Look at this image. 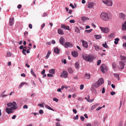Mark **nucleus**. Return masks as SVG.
Listing matches in <instances>:
<instances>
[{
  "instance_id": "f257e3e1",
  "label": "nucleus",
  "mask_w": 126,
  "mask_h": 126,
  "mask_svg": "<svg viewBox=\"0 0 126 126\" xmlns=\"http://www.w3.org/2000/svg\"><path fill=\"white\" fill-rule=\"evenodd\" d=\"M110 14L109 12H102L100 15L101 18L105 21L108 20L110 17Z\"/></svg>"
},
{
  "instance_id": "f03ea898",
  "label": "nucleus",
  "mask_w": 126,
  "mask_h": 126,
  "mask_svg": "<svg viewBox=\"0 0 126 126\" xmlns=\"http://www.w3.org/2000/svg\"><path fill=\"white\" fill-rule=\"evenodd\" d=\"M8 107H11L12 110H14L17 109L18 107L16 103L14 101L12 103L10 102L7 103V104Z\"/></svg>"
},
{
  "instance_id": "7ed1b4c3",
  "label": "nucleus",
  "mask_w": 126,
  "mask_h": 126,
  "mask_svg": "<svg viewBox=\"0 0 126 126\" xmlns=\"http://www.w3.org/2000/svg\"><path fill=\"white\" fill-rule=\"evenodd\" d=\"M104 82L103 79L102 78H101L95 83L94 86L95 88L98 87L100 85L103 84Z\"/></svg>"
},
{
  "instance_id": "20e7f679",
  "label": "nucleus",
  "mask_w": 126,
  "mask_h": 126,
  "mask_svg": "<svg viewBox=\"0 0 126 126\" xmlns=\"http://www.w3.org/2000/svg\"><path fill=\"white\" fill-rule=\"evenodd\" d=\"M83 58L86 60L88 61L92 62L93 60L94 57L91 55L89 54L87 56H83Z\"/></svg>"
},
{
  "instance_id": "39448f33",
  "label": "nucleus",
  "mask_w": 126,
  "mask_h": 126,
  "mask_svg": "<svg viewBox=\"0 0 126 126\" xmlns=\"http://www.w3.org/2000/svg\"><path fill=\"white\" fill-rule=\"evenodd\" d=\"M102 2L107 6H111L112 5V2L110 0H103Z\"/></svg>"
},
{
  "instance_id": "423d86ee",
  "label": "nucleus",
  "mask_w": 126,
  "mask_h": 126,
  "mask_svg": "<svg viewBox=\"0 0 126 126\" xmlns=\"http://www.w3.org/2000/svg\"><path fill=\"white\" fill-rule=\"evenodd\" d=\"M68 73L67 71L63 70L61 73L60 76L61 77L65 78L67 77Z\"/></svg>"
},
{
  "instance_id": "0eeeda50",
  "label": "nucleus",
  "mask_w": 126,
  "mask_h": 126,
  "mask_svg": "<svg viewBox=\"0 0 126 126\" xmlns=\"http://www.w3.org/2000/svg\"><path fill=\"white\" fill-rule=\"evenodd\" d=\"M101 31L103 32L108 33L109 31V29L107 28H104L101 27H100Z\"/></svg>"
},
{
  "instance_id": "6e6552de",
  "label": "nucleus",
  "mask_w": 126,
  "mask_h": 126,
  "mask_svg": "<svg viewBox=\"0 0 126 126\" xmlns=\"http://www.w3.org/2000/svg\"><path fill=\"white\" fill-rule=\"evenodd\" d=\"M100 68L101 71L103 73L105 72V71L107 69V67L104 64L100 66Z\"/></svg>"
},
{
  "instance_id": "1a4fd4ad",
  "label": "nucleus",
  "mask_w": 126,
  "mask_h": 126,
  "mask_svg": "<svg viewBox=\"0 0 126 126\" xmlns=\"http://www.w3.org/2000/svg\"><path fill=\"white\" fill-rule=\"evenodd\" d=\"M119 65L118 66V68L120 69H122L124 68L125 65L124 63L120 62H119Z\"/></svg>"
},
{
  "instance_id": "9d476101",
  "label": "nucleus",
  "mask_w": 126,
  "mask_h": 126,
  "mask_svg": "<svg viewBox=\"0 0 126 126\" xmlns=\"http://www.w3.org/2000/svg\"><path fill=\"white\" fill-rule=\"evenodd\" d=\"M13 110L11 109V108H9V107H8L7 106V108L5 109V112L8 114L13 113Z\"/></svg>"
},
{
  "instance_id": "9b49d317",
  "label": "nucleus",
  "mask_w": 126,
  "mask_h": 126,
  "mask_svg": "<svg viewBox=\"0 0 126 126\" xmlns=\"http://www.w3.org/2000/svg\"><path fill=\"white\" fill-rule=\"evenodd\" d=\"M63 46L66 48L70 47H72L73 45L72 44L69 42H66L65 43Z\"/></svg>"
},
{
  "instance_id": "f8f14e48",
  "label": "nucleus",
  "mask_w": 126,
  "mask_h": 126,
  "mask_svg": "<svg viewBox=\"0 0 126 126\" xmlns=\"http://www.w3.org/2000/svg\"><path fill=\"white\" fill-rule=\"evenodd\" d=\"M91 91L92 92V93L93 94H94L95 95H96L97 94V93L96 91V90L94 88V86H93L91 87Z\"/></svg>"
},
{
  "instance_id": "ddd939ff",
  "label": "nucleus",
  "mask_w": 126,
  "mask_h": 126,
  "mask_svg": "<svg viewBox=\"0 0 126 126\" xmlns=\"http://www.w3.org/2000/svg\"><path fill=\"white\" fill-rule=\"evenodd\" d=\"M95 4L94 3L89 2L88 3V7L89 8H94V6Z\"/></svg>"
},
{
  "instance_id": "4468645a",
  "label": "nucleus",
  "mask_w": 126,
  "mask_h": 126,
  "mask_svg": "<svg viewBox=\"0 0 126 126\" xmlns=\"http://www.w3.org/2000/svg\"><path fill=\"white\" fill-rule=\"evenodd\" d=\"M81 42L82 43V46L86 48H87L88 47V43L83 40H82Z\"/></svg>"
},
{
  "instance_id": "2eb2a0df",
  "label": "nucleus",
  "mask_w": 126,
  "mask_h": 126,
  "mask_svg": "<svg viewBox=\"0 0 126 126\" xmlns=\"http://www.w3.org/2000/svg\"><path fill=\"white\" fill-rule=\"evenodd\" d=\"M119 17L120 18L124 20L125 19L126 16L124 14H123L122 13H120L119 15Z\"/></svg>"
},
{
  "instance_id": "dca6fc26",
  "label": "nucleus",
  "mask_w": 126,
  "mask_h": 126,
  "mask_svg": "<svg viewBox=\"0 0 126 126\" xmlns=\"http://www.w3.org/2000/svg\"><path fill=\"white\" fill-rule=\"evenodd\" d=\"M64 41V39L62 37H61L59 39V43L62 45L63 46L64 45L63 43Z\"/></svg>"
},
{
  "instance_id": "f3484780",
  "label": "nucleus",
  "mask_w": 126,
  "mask_h": 126,
  "mask_svg": "<svg viewBox=\"0 0 126 126\" xmlns=\"http://www.w3.org/2000/svg\"><path fill=\"white\" fill-rule=\"evenodd\" d=\"M61 27L65 30H69V28L68 26H66L65 24H62L61 25Z\"/></svg>"
},
{
  "instance_id": "a211bd4d",
  "label": "nucleus",
  "mask_w": 126,
  "mask_h": 126,
  "mask_svg": "<svg viewBox=\"0 0 126 126\" xmlns=\"http://www.w3.org/2000/svg\"><path fill=\"white\" fill-rule=\"evenodd\" d=\"M81 19L83 22H85L86 21L89 20V18L86 16H84L81 17Z\"/></svg>"
},
{
  "instance_id": "6ab92c4d",
  "label": "nucleus",
  "mask_w": 126,
  "mask_h": 126,
  "mask_svg": "<svg viewBox=\"0 0 126 126\" xmlns=\"http://www.w3.org/2000/svg\"><path fill=\"white\" fill-rule=\"evenodd\" d=\"M14 18H12L10 19L9 21V24L11 26H12L14 23Z\"/></svg>"
},
{
  "instance_id": "aec40b11",
  "label": "nucleus",
  "mask_w": 126,
  "mask_h": 126,
  "mask_svg": "<svg viewBox=\"0 0 126 126\" xmlns=\"http://www.w3.org/2000/svg\"><path fill=\"white\" fill-rule=\"evenodd\" d=\"M120 57L121 60L122 61V62L124 63V62H126V57L122 55L120 56Z\"/></svg>"
},
{
  "instance_id": "412c9836",
  "label": "nucleus",
  "mask_w": 126,
  "mask_h": 126,
  "mask_svg": "<svg viewBox=\"0 0 126 126\" xmlns=\"http://www.w3.org/2000/svg\"><path fill=\"white\" fill-rule=\"evenodd\" d=\"M122 29L123 30L126 31V21L122 25Z\"/></svg>"
},
{
  "instance_id": "4be33fe9",
  "label": "nucleus",
  "mask_w": 126,
  "mask_h": 126,
  "mask_svg": "<svg viewBox=\"0 0 126 126\" xmlns=\"http://www.w3.org/2000/svg\"><path fill=\"white\" fill-rule=\"evenodd\" d=\"M72 55L74 57H76L78 56V52L75 51H74L73 52H72Z\"/></svg>"
},
{
  "instance_id": "5701e85b",
  "label": "nucleus",
  "mask_w": 126,
  "mask_h": 126,
  "mask_svg": "<svg viewBox=\"0 0 126 126\" xmlns=\"http://www.w3.org/2000/svg\"><path fill=\"white\" fill-rule=\"evenodd\" d=\"M93 47H94V48L96 50L98 51L99 49V46L97 45L96 44H95L93 45Z\"/></svg>"
},
{
  "instance_id": "b1692460",
  "label": "nucleus",
  "mask_w": 126,
  "mask_h": 126,
  "mask_svg": "<svg viewBox=\"0 0 126 126\" xmlns=\"http://www.w3.org/2000/svg\"><path fill=\"white\" fill-rule=\"evenodd\" d=\"M58 32L59 34L61 35H63L64 33L63 31L61 29H59L58 30Z\"/></svg>"
},
{
  "instance_id": "393cba45",
  "label": "nucleus",
  "mask_w": 126,
  "mask_h": 126,
  "mask_svg": "<svg viewBox=\"0 0 126 126\" xmlns=\"http://www.w3.org/2000/svg\"><path fill=\"white\" fill-rule=\"evenodd\" d=\"M54 52L56 54H58L60 53V50L57 47L54 48Z\"/></svg>"
},
{
  "instance_id": "a878e982",
  "label": "nucleus",
  "mask_w": 126,
  "mask_h": 126,
  "mask_svg": "<svg viewBox=\"0 0 126 126\" xmlns=\"http://www.w3.org/2000/svg\"><path fill=\"white\" fill-rule=\"evenodd\" d=\"M85 78L86 79H89L90 78V74L89 73H86L85 75Z\"/></svg>"
},
{
  "instance_id": "bb28decb",
  "label": "nucleus",
  "mask_w": 126,
  "mask_h": 126,
  "mask_svg": "<svg viewBox=\"0 0 126 126\" xmlns=\"http://www.w3.org/2000/svg\"><path fill=\"white\" fill-rule=\"evenodd\" d=\"M49 72L50 73L53 74H54L55 73V70L53 69H52L49 70Z\"/></svg>"
},
{
  "instance_id": "cd10ccee",
  "label": "nucleus",
  "mask_w": 126,
  "mask_h": 126,
  "mask_svg": "<svg viewBox=\"0 0 126 126\" xmlns=\"http://www.w3.org/2000/svg\"><path fill=\"white\" fill-rule=\"evenodd\" d=\"M68 70L69 73L70 74L72 73L73 72V71L72 69L70 68H68Z\"/></svg>"
},
{
  "instance_id": "c85d7f7f",
  "label": "nucleus",
  "mask_w": 126,
  "mask_h": 126,
  "mask_svg": "<svg viewBox=\"0 0 126 126\" xmlns=\"http://www.w3.org/2000/svg\"><path fill=\"white\" fill-rule=\"evenodd\" d=\"M113 75L114 76V77H115L116 78L118 79V80H119V74L116 73H114L113 74Z\"/></svg>"
},
{
  "instance_id": "c756f323",
  "label": "nucleus",
  "mask_w": 126,
  "mask_h": 126,
  "mask_svg": "<svg viewBox=\"0 0 126 126\" xmlns=\"http://www.w3.org/2000/svg\"><path fill=\"white\" fill-rule=\"evenodd\" d=\"M94 36L95 38L97 39H99L101 38V36L99 35H94Z\"/></svg>"
},
{
  "instance_id": "7c9ffc66",
  "label": "nucleus",
  "mask_w": 126,
  "mask_h": 126,
  "mask_svg": "<svg viewBox=\"0 0 126 126\" xmlns=\"http://www.w3.org/2000/svg\"><path fill=\"white\" fill-rule=\"evenodd\" d=\"M103 46L107 49L109 48V47L107 45V43L106 42H105L104 44H103L102 45Z\"/></svg>"
},
{
  "instance_id": "2f4dec72",
  "label": "nucleus",
  "mask_w": 126,
  "mask_h": 126,
  "mask_svg": "<svg viewBox=\"0 0 126 126\" xmlns=\"http://www.w3.org/2000/svg\"><path fill=\"white\" fill-rule=\"evenodd\" d=\"M115 41L114 43L115 44H117L118 43V41L119 40V38H116L114 39Z\"/></svg>"
},
{
  "instance_id": "473e14b6",
  "label": "nucleus",
  "mask_w": 126,
  "mask_h": 126,
  "mask_svg": "<svg viewBox=\"0 0 126 126\" xmlns=\"http://www.w3.org/2000/svg\"><path fill=\"white\" fill-rule=\"evenodd\" d=\"M75 32H77V33H78L79 32V30L78 28L77 27H75Z\"/></svg>"
},
{
  "instance_id": "72a5a7b5",
  "label": "nucleus",
  "mask_w": 126,
  "mask_h": 126,
  "mask_svg": "<svg viewBox=\"0 0 126 126\" xmlns=\"http://www.w3.org/2000/svg\"><path fill=\"white\" fill-rule=\"evenodd\" d=\"M45 107L47 109H48L49 110H50L53 111H54L53 109L51 108L49 106H48L47 105H45Z\"/></svg>"
},
{
  "instance_id": "f704fd0d",
  "label": "nucleus",
  "mask_w": 126,
  "mask_h": 126,
  "mask_svg": "<svg viewBox=\"0 0 126 126\" xmlns=\"http://www.w3.org/2000/svg\"><path fill=\"white\" fill-rule=\"evenodd\" d=\"M114 35V34L112 33H111L109 36V37L111 39H112L113 38V36Z\"/></svg>"
},
{
  "instance_id": "c9c22d12",
  "label": "nucleus",
  "mask_w": 126,
  "mask_h": 126,
  "mask_svg": "<svg viewBox=\"0 0 126 126\" xmlns=\"http://www.w3.org/2000/svg\"><path fill=\"white\" fill-rule=\"evenodd\" d=\"M75 65L76 68L77 69L78 68L79 65V63L78 62H76L75 64Z\"/></svg>"
},
{
  "instance_id": "e433bc0d",
  "label": "nucleus",
  "mask_w": 126,
  "mask_h": 126,
  "mask_svg": "<svg viewBox=\"0 0 126 126\" xmlns=\"http://www.w3.org/2000/svg\"><path fill=\"white\" fill-rule=\"evenodd\" d=\"M31 74H33L35 77H36V75L34 74L33 70L32 69H31Z\"/></svg>"
},
{
  "instance_id": "4c0bfd02",
  "label": "nucleus",
  "mask_w": 126,
  "mask_h": 126,
  "mask_svg": "<svg viewBox=\"0 0 126 126\" xmlns=\"http://www.w3.org/2000/svg\"><path fill=\"white\" fill-rule=\"evenodd\" d=\"M69 87V86H67L65 85H63L62 86L61 89L62 90H63L64 88H65L66 89H67V88Z\"/></svg>"
},
{
  "instance_id": "58836bf2",
  "label": "nucleus",
  "mask_w": 126,
  "mask_h": 126,
  "mask_svg": "<svg viewBox=\"0 0 126 126\" xmlns=\"http://www.w3.org/2000/svg\"><path fill=\"white\" fill-rule=\"evenodd\" d=\"M97 106L96 104L94 105L93 106H92L91 107V110H93Z\"/></svg>"
},
{
  "instance_id": "ea45409f",
  "label": "nucleus",
  "mask_w": 126,
  "mask_h": 126,
  "mask_svg": "<svg viewBox=\"0 0 126 126\" xmlns=\"http://www.w3.org/2000/svg\"><path fill=\"white\" fill-rule=\"evenodd\" d=\"M12 54V53L10 51H8L7 53V56L8 57H10Z\"/></svg>"
},
{
  "instance_id": "a19ab883",
  "label": "nucleus",
  "mask_w": 126,
  "mask_h": 126,
  "mask_svg": "<svg viewBox=\"0 0 126 126\" xmlns=\"http://www.w3.org/2000/svg\"><path fill=\"white\" fill-rule=\"evenodd\" d=\"M92 30V29H90L89 30H85V32H86L89 33L91 32Z\"/></svg>"
},
{
  "instance_id": "79ce46f5",
  "label": "nucleus",
  "mask_w": 126,
  "mask_h": 126,
  "mask_svg": "<svg viewBox=\"0 0 126 126\" xmlns=\"http://www.w3.org/2000/svg\"><path fill=\"white\" fill-rule=\"evenodd\" d=\"M24 84V83H23V82H22V83H21L19 86V88H21L22 87V86Z\"/></svg>"
},
{
  "instance_id": "37998d69",
  "label": "nucleus",
  "mask_w": 126,
  "mask_h": 126,
  "mask_svg": "<svg viewBox=\"0 0 126 126\" xmlns=\"http://www.w3.org/2000/svg\"><path fill=\"white\" fill-rule=\"evenodd\" d=\"M79 116L78 115H77L76 116L74 117H73V119L74 120H77L78 119Z\"/></svg>"
},
{
  "instance_id": "c03bdc74",
  "label": "nucleus",
  "mask_w": 126,
  "mask_h": 126,
  "mask_svg": "<svg viewBox=\"0 0 126 126\" xmlns=\"http://www.w3.org/2000/svg\"><path fill=\"white\" fill-rule=\"evenodd\" d=\"M90 96L89 95H88L87 96V97H85V99H86L88 101H89V99H90Z\"/></svg>"
},
{
  "instance_id": "a18cd8bd",
  "label": "nucleus",
  "mask_w": 126,
  "mask_h": 126,
  "mask_svg": "<svg viewBox=\"0 0 126 126\" xmlns=\"http://www.w3.org/2000/svg\"><path fill=\"white\" fill-rule=\"evenodd\" d=\"M53 100L54 101H55L56 102H58L59 100L56 98H53Z\"/></svg>"
},
{
  "instance_id": "49530a36",
  "label": "nucleus",
  "mask_w": 126,
  "mask_h": 126,
  "mask_svg": "<svg viewBox=\"0 0 126 126\" xmlns=\"http://www.w3.org/2000/svg\"><path fill=\"white\" fill-rule=\"evenodd\" d=\"M84 87V85L83 84H81L80 86V90H82L83 88Z\"/></svg>"
},
{
  "instance_id": "de8ad7c7",
  "label": "nucleus",
  "mask_w": 126,
  "mask_h": 126,
  "mask_svg": "<svg viewBox=\"0 0 126 126\" xmlns=\"http://www.w3.org/2000/svg\"><path fill=\"white\" fill-rule=\"evenodd\" d=\"M101 60H98L97 62V65H99L101 63Z\"/></svg>"
},
{
  "instance_id": "09e8293b",
  "label": "nucleus",
  "mask_w": 126,
  "mask_h": 126,
  "mask_svg": "<svg viewBox=\"0 0 126 126\" xmlns=\"http://www.w3.org/2000/svg\"><path fill=\"white\" fill-rule=\"evenodd\" d=\"M123 123L122 122H120L119 123L118 126H123Z\"/></svg>"
},
{
  "instance_id": "8fccbe9b",
  "label": "nucleus",
  "mask_w": 126,
  "mask_h": 126,
  "mask_svg": "<svg viewBox=\"0 0 126 126\" xmlns=\"http://www.w3.org/2000/svg\"><path fill=\"white\" fill-rule=\"evenodd\" d=\"M70 22L71 23H75V21L74 20H70Z\"/></svg>"
},
{
  "instance_id": "3c124183",
  "label": "nucleus",
  "mask_w": 126,
  "mask_h": 126,
  "mask_svg": "<svg viewBox=\"0 0 126 126\" xmlns=\"http://www.w3.org/2000/svg\"><path fill=\"white\" fill-rule=\"evenodd\" d=\"M47 76L48 77H52L53 76V75L52 74H47Z\"/></svg>"
},
{
  "instance_id": "603ef678",
  "label": "nucleus",
  "mask_w": 126,
  "mask_h": 126,
  "mask_svg": "<svg viewBox=\"0 0 126 126\" xmlns=\"http://www.w3.org/2000/svg\"><path fill=\"white\" fill-rule=\"evenodd\" d=\"M43 112L42 110H40L39 111V113L40 114H42L43 113Z\"/></svg>"
},
{
  "instance_id": "864d4df0",
  "label": "nucleus",
  "mask_w": 126,
  "mask_h": 126,
  "mask_svg": "<svg viewBox=\"0 0 126 126\" xmlns=\"http://www.w3.org/2000/svg\"><path fill=\"white\" fill-rule=\"evenodd\" d=\"M80 119L82 121H83L84 119V117L82 116H81L80 117Z\"/></svg>"
},
{
  "instance_id": "5fc2aeb1",
  "label": "nucleus",
  "mask_w": 126,
  "mask_h": 126,
  "mask_svg": "<svg viewBox=\"0 0 126 126\" xmlns=\"http://www.w3.org/2000/svg\"><path fill=\"white\" fill-rule=\"evenodd\" d=\"M28 108V106L26 105H24L23 107V109H27Z\"/></svg>"
},
{
  "instance_id": "6e6d98bb",
  "label": "nucleus",
  "mask_w": 126,
  "mask_h": 126,
  "mask_svg": "<svg viewBox=\"0 0 126 126\" xmlns=\"http://www.w3.org/2000/svg\"><path fill=\"white\" fill-rule=\"evenodd\" d=\"M27 48V47H24L22 50L24 51H26V49Z\"/></svg>"
},
{
  "instance_id": "4d7b16f0",
  "label": "nucleus",
  "mask_w": 126,
  "mask_h": 126,
  "mask_svg": "<svg viewBox=\"0 0 126 126\" xmlns=\"http://www.w3.org/2000/svg\"><path fill=\"white\" fill-rule=\"evenodd\" d=\"M56 126H61L60 124L58 122H57L56 123Z\"/></svg>"
},
{
  "instance_id": "13d9d810",
  "label": "nucleus",
  "mask_w": 126,
  "mask_h": 126,
  "mask_svg": "<svg viewBox=\"0 0 126 126\" xmlns=\"http://www.w3.org/2000/svg\"><path fill=\"white\" fill-rule=\"evenodd\" d=\"M70 6L72 8L74 9V5L72 3H70Z\"/></svg>"
},
{
  "instance_id": "bf43d9fd",
  "label": "nucleus",
  "mask_w": 126,
  "mask_h": 126,
  "mask_svg": "<svg viewBox=\"0 0 126 126\" xmlns=\"http://www.w3.org/2000/svg\"><path fill=\"white\" fill-rule=\"evenodd\" d=\"M115 93V92H110V94L112 95H114Z\"/></svg>"
},
{
  "instance_id": "052dcab7",
  "label": "nucleus",
  "mask_w": 126,
  "mask_h": 126,
  "mask_svg": "<svg viewBox=\"0 0 126 126\" xmlns=\"http://www.w3.org/2000/svg\"><path fill=\"white\" fill-rule=\"evenodd\" d=\"M38 105V106H39L41 107H44L43 103L41 104H39Z\"/></svg>"
},
{
  "instance_id": "680f3d73",
  "label": "nucleus",
  "mask_w": 126,
  "mask_h": 126,
  "mask_svg": "<svg viewBox=\"0 0 126 126\" xmlns=\"http://www.w3.org/2000/svg\"><path fill=\"white\" fill-rule=\"evenodd\" d=\"M73 111L74 113L76 114L77 113V111L76 109H74L73 110Z\"/></svg>"
},
{
  "instance_id": "e2e57ef3",
  "label": "nucleus",
  "mask_w": 126,
  "mask_h": 126,
  "mask_svg": "<svg viewBox=\"0 0 126 126\" xmlns=\"http://www.w3.org/2000/svg\"><path fill=\"white\" fill-rule=\"evenodd\" d=\"M102 107H99L96 109V111H98L100 110L102 108Z\"/></svg>"
},
{
  "instance_id": "0e129e2a",
  "label": "nucleus",
  "mask_w": 126,
  "mask_h": 126,
  "mask_svg": "<svg viewBox=\"0 0 126 126\" xmlns=\"http://www.w3.org/2000/svg\"><path fill=\"white\" fill-rule=\"evenodd\" d=\"M105 92V89L104 88H103L102 89V93H104Z\"/></svg>"
},
{
  "instance_id": "69168bd1",
  "label": "nucleus",
  "mask_w": 126,
  "mask_h": 126,
  "mask_svg": "<svg viewBox=\"0 0 126 126\" xmlns=\"http://www.w3.org/2000/svg\"><path fill=\"white\" fill-rule=\"evenodd\" d=\"M45 70L44 69L43 70V71L41 72V74H45Z\"/></svg>"
},
{
  "instance_id": "338daca9",
  "label": "nucleus",
  "mask_w": 126,
  "mask_h": 126,
  "mask_svg": "<svg viewBox=\"0 0 126 126\" xmlns=\"http://www.w3.org/2000/svg\"><path fill=\"white\" fill-rule=\"evenodd\" d=\"M29 27L31 29L32 28V25L31 24H30L29 25Z\"/></svg>"
},
{
  "instance_id": "774afa93",
  "label": "nucleus",
  "mask_w": 126,
  "mask_h": 126,
  "mask_svg": "<svg viewBox=\"0 0 126 126\" xmlns=\"http://www.w3.org/2000/svg\"><path fill=\"white\" fill-rule=\"evenodd\" d=\"M16 117V116L15 115H14L12 117V119H15Z\"/></svg>"
}]
</instances>
